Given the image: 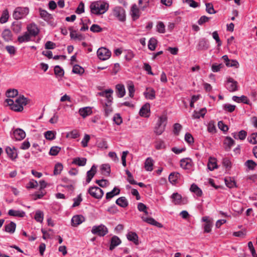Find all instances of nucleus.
Returning a JSON list of instances; mask_svg holds the SVG:
<instances>
[{
  "instance_id": "f257e3e1",
  "label": "nucleus",
  "mask_w": 257,
  "mask_h": 257,
  "mask_svg": "<svg viewBox=\"0 0 257 257\" xmlns=\"http://www.w3.org/2000/svg\"><path fill=\"white\" fill-rule=\"evenodd\" d=\"M108 3L103 1L93 2L90 5L91 13L96 15L103 14L108 10Z\"/></svg>"
},
{
  "instance_id": "f03ea898",
  "label": "nucleus",
  "mask_w": 257,
  "mask_h": 257,
  "mask_svg": "<svg viewBox=\"0 0 257 257\" xmlns=\"http://www.w3.org/2000/svg\"><path fill=\"white\" fill-rule=\"evenodd\" d=\"M167 122V117L166 115H163L159 117L154 128V132L156 135H160L165 131Z\"/></svg>"
},
{
  "instance_id": "7ed1b4c3",
  "label": "nucleus",
  "mask_w": 257,
  "mask_h": 257,
  "mask_svg": "<svg viewBox=\"0 0 257 257\" xmlns=\"http://www.w3.org/2000/svg\"><path fill=\"white\" fill-rule=\"evenodd\" d=\"M113 93V90L112 89H106L98 93V95L104 98L100 100L101 105L113 102V98L112 95Z\"/></svg>"
},
{
  "instance_id": "20e7f679",
  "label": "nucleus",
  "mask_w": 257,
  "mask_h": 257,
  "mask_svg": "<svg viewBox=\"0 0 257 257\" xmlns=\"http://www.w3.org/2000/svg\"><path fill=\"white\" fill-rule=\"evenodd\" d=\"M29 13V9L28 7H17L13 14V17L15 20H20L25 17Z\"/></svg>"
},
{
  "instance_id": "39448f33",
  "label": "nucleus",
  "mask_w": 257,
  "mask_h": 257,
  "mask_svg": "<svg viewBox=\"0 0 257 257\" xmlns=\"http://www.w3.org/2000/svg\"><path fill=\"white\" fill-rule=\"evenodd\" d=\"M112 15L120 22H123L125 21V10L120 6H117L114 8L112 10Z\"/></svg>"
},
{
  "instance_id": "423d86ee",
  "label": "nucleus",
  "mask_w": 257,
  "mask_h": 257,
  "mask_svg": "<svg viewBox=\"0 0 257 257\" xmlns=\"http://www.w3.org/2000/svg\"><path fill=\"white\" fill-rule=\"evenodd\" d=\"M91 232L94 235H97L99 236H104L108 233V229L103 224L94 225L92 228Z\"/></svg>"
},
{
  "instance_id": "0eeeda50",
  "label": "nucleus",
  "mask_w": 257,
  "mask_h": 257,
  "mask_svg": "<svg viewBox=\"0 0 257 257\" xmlns=\"http://www.w3.org/2000/svg\"><path fill=\"white\" fill-rule=\"evenodd\" d=\"M39 12L40 17L42 19L51 26H54L55 25L54 22V18L51 14H49L47 11L42 9V8L39 9Z\"/></svg>"
},
{
  "instance_id": "6e6552de",
  "label": "nucleus",
  "mask_w": 257,
  "mask_h": 257,
  "mask_svg": "<svg viewBox=\"0 0 257 257\" xmlns=\"http://www.w3.org/2000/svg\"><path fill=\"white\" fill-rule=\"evenodd\" d=\"M88 193L93 198L100 199L103 196L104 192L100 188L96 186L90 187L88 190Z\"/></svg>"
},
{
  "instance_id": "1a4fd4ad",
  "label": "nucleus",
  "mask_w": 257,
  "mask_h": 257,
  "mask_svg": "<svg viewBox=\"0 0 257 257\" xmlns=\"http://www.w3.org/2000/svg\"><path fill=\"white\" fill-rule=\"evenodd\" d=\"M97 55L99 59L101 60H106L110 57L111 52L106 48L101 47L97 50Z\"/></svg>"
},
{
  "instance_id": "9d476101",
  "label": "nucleus",
  "mask_w": 257,
  "mask_h": 257,
  "mask_svg": "<svg viewBox=\"0 0 257 257\" xmlns=\"http://www.w3.org/2000/svg\"><path fill=\"white\" fill-rule=\"evenodd\" d=\"M172 202L175 205H183L187 203L188 200L186 198H182V196L178 193H174L172 196Z\"/></svg>"
},
{
  "instance_id": "9b49d317",
  "label": "nucleus",
  "mask_w": 257,
  "mask_h": 257,
  "mask_svg": "<svg viewBox=\"0 0 257 257\" xmlns=\"http://www.w3.org/2000/svg\"><path fill=\"white\" fill-rule=\"evenodd\" d=\"M225 87L230 92L235 91L238 90L237 82L232 78L227 77Z\"/></svg>"
},
{
  "instance_id": "f8f14e48",
  "label": "nucleus",
  "mask_w": 257,
  "mask_h": 257,
  "mask_svg": "<svg viewBox=\"0 0 257 257\" xmlns=\"http://www.w3.org/2000/svg\"><path fill=\"white\" fill-rule=\"evenodd\" d=\"M202 221L205 222L203 225L204 232L205 233L210 232L213 226V220L210 219L208 216H205L202 218Z\"/></svg>"
},
{
  "instance_id": "ddd939ff",
  "label": "nucleus",
  "mask_w": 257,
  "mask_h": 257,
  "mask_svg": "<svg viewBox=\"0 0 257 257\" xmlns=\"http://www.w3.org/2000/svg\"><path fill=\"white\" fill-rule=\"evenodd\" d=\"M26 137V133L21 128H17L13 130L12 138L16 141H21Z\"/></svg>"
},
{
  "instance_id": "4468645a",
  "label": "nucleus",
  "mask_w": 257,
  "mask_h": 257,
  "mask_svg": "<svg viewBox=\"0 0 257 257\" xmlns=\"http://www.w3.org/2000/svg\"><path fill=\"white\" fill-rule=\"evenodd\" d=\"M6 102L10 106V108L14 111L20 112L23 110V106L16 102V100L8 98L6 99Z\"/></svg>"
},
{
  "instance_id": "2eb2a0df",
  "label": "nucleus",
  "mask_w": 257,
  "mask_h": 257,
  "mask_svg": "<svg viewBox=\"0 0 257 257\" xmlns=\"http://www.w3.org/2000/svg\"><path fill=\"white\" fill-rule=\"evenodd\" d=\"M27 32L30 34L31 37H36L39 33V29L37 26L34 24L32 23L28 25L27 27Z\"/></svg>"
},
{
  "instance_id": "dca6fc26",
  "label": "nucleus",
  "mask_w": 257,
  "mask_h": 257,
  "mask_svg": "<svg viewBox=\"0 0 257 257\" xmlns=\"http://www.w3.org/2000/svg\"><path fill=\"white\" fill-rule=\"evenodd\" d=\"M85 221V218L82 215H76L71 219V224L73 226H77Z\"/></svg>"
},
{
  "instance_id": "f3484780",
  "label": "nucleus",
  "mask_w": 257,
  "mask_h": 257,
  "mask_svg": "<svg viewBox=\"0 0 257 257\" xmlns=\"http://www.w3.org/2000/svg\"><path fill=\"white\" fill-rule=\"evenodd\" d=\"M144 95L147 99L153 100L156 98L155 90L151 87H147L146 91L144 92Z\"/></svg>"
},
{
  "instance_id": "a211bd4d",
  "label": "nucleus",
  "mask_w": 257,
  "mask_h": 257,
  "mask_svg": "<svg viewBox=\"0 0 257 257\" xmlns=\"http://www.w3.org/2000/svg\"><path fill=\"white\" fill-rule=\"evenodd\" d=\"M192 166V161L191 159L184 158L180 160V167L183 169L190 170Z\"/></svg>"
},
{
  "instance_id": "6ab92c4d",
  "label": "nucleus",
  "mask_w": 257,
  "mask_h": 257,
  "mask_svg": "<svg viewBox=\"0 0 257 257\" xmlns=\"http://www.w3.org/2000/svg\"><path fill=\"white\" fill-rule=\"evenodd\" d=\"M209 43L205 38L200 39L197 45V49L199 51L206 50L209 48Z\"/></svg>"
},
{
  "instance_id": "aec40b11",
  "label": "nucleus",
  "mask_w": 257,
  "mask_h": 257,
  "mask_svg": "<svg viewBox=\"0 0 257 257\" xmlns=\"http://www.w3.org/2000/svg\"><path fill=\"white\" fill-rule=\"evenodd\" d=\"M6 152L9 157L12 160H15L18 157L17 150L14 147L12 148L10 147H7L6 148Z\"/></svg>"
},
{
  "instance_id": "412c9836",
  "label": "nucleus",
  "mask_w": 257,
  "mask_h": 257,
  "mask_svg": "<svg viewBox=\"0 0 257 257\" xmlns=\"http://www.w3.org/2000/svg\"><path fill=\"white\" fill-rule=\"evenodd\" d=\"M142 218L144 221L150 224L154 225L159 228H162L163 227V225L161 223H159V222L157 221L153 218L143 216L142 217Z\"/></svg>"
},
{
  "instance_id": "4be33fe9",
  "label": "nucleus",
  "mask_w": 257,
  "mask_h": 257,
  "mask_svg": "<svg viewBox=\"0 0 257 257\" xmlns=\"http://www.w3.org/2000/svg\"><path fill=\"white\" fill-rule=\"evenodd\" d=\"M142 218L144 221L150 224L154 225L159 228H162L163 227V225L161 223H159V222L157 221L153 218L143 216L142 217Z\"/></svg>"
},
{
  "instance_id": "5701e85b",
  "label": "nucleus",
  "mask_w": 257,
  "mask_h": 257,
  "mask_svg": "<svg viewBox=\"0 0 257 257\" xmlns=\"http://www.w3.org/2000/svg\"><path fill=\"white\" fill-rule=\"evenodd\" d=\"M121 241L120 238L116 236H113L110 240V244L109 245V250H112L115 247L121 243Z\"/></svg>"
},
{
  "instance_id": "b1692460",
  "label": "nucleus",
  "mask_w": 257,
  "mask_h": 257,
  "mask_svg": "<svg viewBox=\"0 0 257 257\" xmlns=\"http://www.w3.org/2000/svg\"><path fill=\"white\" fill-rule=\"evenodd\" d=\"M131 15L133 19L135 20L138 19L140 16V12L136 4H134L131 9Z\"/></svg>"
},
{
  "instance_id": "393cba45",
  "label": "nucleus",
  "mask_w": 257,
  "mask_h": 257,
  "mask_svg": "<svg viewBox=\"0 0 257 257\" xmlns=\"http://www.w3.org/2000/svg\"><path fill=\"white\" fill-rule=\"evenodd\" d=\"M126 237L130 241H133L136 245L139 244L138 235L135 232L130 231L126 234Z\"/></svg>"
},
{
  "instance_id": "a878e982",
  "label": "nucleus",
  "mask_w": 257,
  "mask_h": 257,
  "mask_svg": "<svg viewBox=\"0 0 257 257\" xmlns=\"http://www.w3.org/2000/svg\"><path fill=\"white\" fill-rule=\"evenodd\" d=\"M116 93L118 97H122L125 94L124 86L122 84H118L115 86Z\"/></svg>"
},
{
  "instance_id": "bb28decb",
  "label": "nucleus",
  "mask_w": 257,
  "mask_h": 257,
  "mask_svg": "<svg viewBox=\"0 0 257 257\" xmlns=\"http://www.w3.org/2000/svg\"><path fill=\"white\" fill-rule=\"evenodd\" d=\"M79 113L82 117L85 118L91 115L92 111L90 107H85L80 108L79 110Z\"/></svg>"
},
{
  "instance_id": "cd10ccee",
  "label": "nucleus",
  "mask_w": 257,
  "mask_h": 257,
  "mask_svg": "<svg viewBox=\"0 0 257 257\" xmlns=\"http://www.w3.org/2000/svg\"><path fill=\"white\" fill-rule=\"evenodd\" d=\"M96 172V167L93 165L91 169L87 172V178L86 180V183H89L93 177L94 176Z\"/></svg>"
},
{
  "instance_id": "c85d7f7f",
  "label": "nucleus",
  "mask_w": 257,
  "mask_h": 257,
  "mask_svg": "<svg viewBox=\"0 0 257 257\" xmlns=\"http://www.w3.org/2000/svg\"><path fill=\"white\" fill-rule=\"evenodd\" d=\"M150 104L146 103L140 109L139 114L141 116L148 117V113L150 111Z\"/></svg>"
},
{
  "instance_id": "c756f323",
  "label": "nucleus",
  "mask_w": 257,
  "mask_h": 257,
  "mask_svg": "<svg viewBox=\"0 0 257 257\" xmlns=\"http://www.w3.org/2000/svg\"><path fill=\"white\" fill-rule=\"evenodd\" d=\"M87 159L85 158L76 157L73 159L72 164L78 166H84L86 164Z\"/></svg>"
},
{
  "instance_id": "7c9ffc66",
  "label": "nucleus",
  "mask_w": 257,
  "mask_h": 257,
  "mask_svg": "<svg viewBox=\"0 0 257 257\" xmlns=\"http://www.w3.org/2000/svg\"><path fill=\"white\" fill-rule=\"evenodd\" d=\"M2 37L6 42H9L12 40L13 35L9 29H5L2 33Z\"/></svg>"
},
{
  "instance_id": "2f4dec72",
  "label": "nucleus",
  "mask_w": 257,
  "mask_h": 257,
  "mask_svg": "<svg viewBox=\"0 0 257 257\" xmlns=\"http://www.w3.org/2000/svg\"><path fill=\"white\" fill-rule=\"evenodd\" d=\"M31 40V37L28 32H25L23 35L19 36L18 37V41L20 43L28 42Z\"/></svg>"
},
{
  "instance_id": "473e14b6",
  "label": "nucleus",
  "mask_w": 257,
  "mask_h": 257,
  "mask_svg": "<svg viewBox=\"0 0 257 257\" xmlns=\"http://www.w3.org/2000/svg\"><path fill=\"white\" fill-rule=\"evenodd\" d=\"M71 30L70 36L71 39L74 40H78L79 41L83 40L85 39V37L81 34L77 33L75 30H71V28L69 29Z\"/></svg>"
},
{
  "instance_id": "72a5a7b5",
  "label": "nucleus",
  "mask_w": 257,
  "mask_h": 257,
  "mask_svg": "<svg viewBox=\"0 0 257 257\" xmlns=\"http://www.w3.org/2000/svg\"><path fill=\"white\" fill-rule=\"evenodd\" d=\"M115 203L122 208H125L128 205L127 200L125 197H120L116 199Z\"/></svg>"
},
{
  "instance_id": "f704fd0d",
  "label": "nucleus",
  "mask_w": 257,
  "mask_h": 257,
  "mask_svg": "<svg viewBox=\"0 0 257 257\" xmlns=\"http://www.w3.org/2000/svg\"><path fill=\"white\" fill-rule=\"evenodd\" d=\"M154 161L150 158H148L145 162V169L147 171H152L153 170Z\"/></svg>"
},
{
  "instance_id": "c9c22d12",
  "label": "nucleus",
  "mask_w": 257,
  "mask_h": 257,
  "mask_svg": "<svg viewBox=\"0 0 257 257\" xmlns=\"http://www.w3.org/2000/svg\"><path fill=\"white\" fill-rule=\"evenodd\" d=\"M120 193V189L116 187L113 188L112 191L107 192L106 194V199L110 200L114 196L117 195Z\"/></svg>"
},
{
  "instance_id": "e433bc0d",
  "label": "nucleus",
  "mask_w": 257,
  "mask_h": 257,
  "mask_svg": "<svg viewBox=\"0 0 257 257\" xmlns=\"http://www.w3.org/2000/svg\"><path fill=\"white\" fill-rule=\"evenodd\" d=\"M207 112L206 108H203L199 111L195 110L193 113V117L195 119H198L200 117H203Z\"/></svg>"
},
{
  "instance_id": "4c0bfd02",
  "label": "nucleus",
  "mask_w": 257,
  "mask_h": 257,
  "mask_svg": "<svg viewBox=\"0 0 257 257\" xmlns=\"http://www.w3.org/2000/svg\"><path fill=\"white\" fill-rule=\"evenodd\" d=\"M16 227V223L13 221H11L9 224L5 225V231L10 233H13L15 231Z\"/></svg>"
},
{
  "instance_id": "58836bf2",
  "label": "nucleus",
  "mask_w": 257,
  "mask_h": 257,
  "mask_svg": "<svg viewBox=\"0 0 257 257\" xmlns=\"http://www.w3.org/2000/svg\"><path fill=\"white\" fill-rule=\"evenodd\" d=\"M232 99L234 101H235L238 103L243 102L244 103L248 104L249 102L247 97L244 95H242L240 97L233 96Z\"/></svg>"
},
{
  "instance_id": "ea45409f",
  "label": "nucleus",
  "mask_w": 257,
  "mask_h": 257,
  "mask_svg": "<svg viewBox=\"0 0 257 257\" xmlns=\"http://www.w3.org/2000/svg\"><path fill=\"white\" fill-rule=\"evenodd\" d=\"M8 214L12 216L23 217L25 216V213L23 211L10 209L9 210Z\"/></svg>"
},
{
  "instance_id": "a19ab883",
  "label": "nucleus",
  "mask_w": 257,
  "mask_h": 257,
  "mask_svg": "<svg viewBox=\"0 0 257 257\" xmlns=\"http://www.w3.org/2000/svg\"><path fill=\"white\" fill-rule=\"evenodd\" d=\"M190 190L192 192L194 193L198 197H201L202 195V191L201 189L195 184L191 185Z\"/></svg>"
},
{
  "instance_id": "79ce46f5",
  "label": "nucleus",
  "mask_w": 257,
  "mask_h": 257,
  "mask_svg": "<svg viewBox=\"0 0 257 257\" xmlns=\"http://www.w3.org/2000/svg\"><path fill=\"white\" fill-rule=\"evenodd\" d=\"M208 169L213 171L217 168L216 160L215 158H210L207 164Z\"/></svg>"
},
{
  "instance_id": "37998d69",
  "label": "nucleus",
  "mask_w": 257,
  "mask_h": 257,
  "mask_svg": "<svg viewBox=\"0 0 257 257\" xmlns=\"http://www.w3.org/2000/svg\"><path fill=\"white\" fill-rule=\"evenodd\" d=\"M180 177V174L178 172H172L169 176V181L172 184H175L177 182L178 179Z\"/></svg>"
},
{
  "instance_id": "c03bdc74",
  "label": "nucleus",
  "mask_w": 257,
  "mask_h": 257,
  "mask_svg": "<svg viewBox=\"0 0 257 257\" xmlns=\"http://www.w3.org/2000/svg\"><path fill=\"white\" fill-rule=\"evenodd\" d=\"M16 102L21 105L23 107L28 104V99L24 95H20L16 99Z\"/></svg>"
},
{
  "instance_id": "a18cd8bd",
  "label": "nucleus",
  "mask_w": 257,
  "mask_h": 257,
  "mask_svg": "<svg viewBox=\"0 0 257 257\" xmlns=\"http://www.w3.org/2000/svg\"><path fill=\"white\" fill-rule=\"evenodd\" d=\"M247 136V133L244 130H241L239 131L238 134H236L234 133L233 134V137L235 139H239L240 140H244Z\"/></svg>"
},
{
  "instance_id": "49530a36",
  "label": "nucleus",
  "mask_w": 257,
  "mask_h": 257,
  "mask_svg": "<svg viewBox=\"0 0 257 257\" xmlns=\"http://www.w3.org/2000/svg\"><path fill=\"white\" fill-rule=\"evenodd\" d=\"M102 173L105 176H109L110 173V167L108 164H103L101 166Z\"/></svg>"
},
{
  "instance_id": "de8ad7c7",
  "label": "nucleus",
  "mask_w": 257,
  "mask_h": 257,
  "mask_svg": "<svg viewBox=\"0 0 257 257\" xmlns=\"http://www.w3.org/2000/svg\"><path fill=\"white\" fill-rule=\"evenodd\" d=\"M112 102H110V103H105L102 105L106 116H107L112 111Z\"/></svg>"
},
{
  "instance_id": "09e8293b",
  "label": "nucleus",
  "mask_w": 257,
  "mask_h": 257,
  "mask_svg": "<svg viewBox=\"0 0 257 257\" xmlns=\"http://www.w3.org/2000/svg\"><path fill=\"white\" fill-rule=\"evenodd\" d=\"M236 106L229 103L224 104L222 105L223 110L228 112H232L234 111Z\"/></svg>"
},
{
  "instance_id": "8fccbe9b",
  "label": "nucleus",
  "mask_w": 257,
  "mask_h": 257,
  "mask_svg": "<svg viewBox=\"0 0 257 257\" xmlns=\"http://www.w3.org/2000/svg\"><path fill=\"white\" fill-rule=\"evenodd\" d=\"M9 15L8 10H5L3 11L2 15L0 18V23L4 24L6 23L9 19Z\"/></svg>"
},
{
  "instance_id": "3c124183",
  "label": "nucleus",
  "mask_w": 257,
  "mask_h": 257,
  "mask_svg": "<svg viewBox=\"0 0 257 257\" xmlns=\"http://www.w3.org/2000/svg\"><path fill=\"white\" fill-rule=\"evenodd\" d=\"M224 145L228 147V149H230L231 147L234 145V141L230 137H227L224 142Z\"/></svg>"
},
{
  "instance_id": "603ef678",
  "label": "nucleus",
  "mask_w": 257,
  "mask_h": 257,
  "mask_svg": "<svg viewBox=\"0 0 257 257\" xmlns=\"http://www.w3.org/2000/svg\"><path fill=\"white\" fill-rule=\"evenodd\" d=\"M34 218L37 222H42L44 218L43 212L40 210L36 211Z\"/></svg>"
},
{
  "instance_id": "864d4df0",
  "label": "nucleus",
  "mask_w": 257,
  "mask_h": 257,
  "mask_svg": "<svg viewBox=\"0 0 257 257\" xmlns=\"http://www.w3.org/2000/svg\"><path fill=\"white\" fill-rule=\"evenodd\" d=\"M156 46V39L154 38H151L148 43V48L151 51H154L155 50Z\"/></svg>"
},
{
  "instance_id": "5fc2aeb1",
  "label": "nucleus",
  "mask_w": 257,
  "mask_h": 257,
  "mask_svg": "<svg viewBox=\"0 0 257 257\" xmlns=\"http://www.w3.org/2000/svg\"><path fill=\"white\" fill-rule=\"evenodd\" d=\"M54 73L56 76L62 77L64 75V70L59 65H56L54 68Z\"/></svg>"
},
{
  "instance_id": "6e6d98bb",
  "label": "nucleus",
  "mask_w": 257,
  "mask_h": 257,
  "mask_svg": "<svg viewBox=\"0 0 257 257\" xmlns=\"http://www.w3.org/2000/svg\"><path fill=\"white\" fill-rule=\"evenodd\" d=\"M56 133L53 131H48L44 133V136L47 140H53L55 139Z\"/></svg>"
},
{
  "instance_id": "4d7b16f0",
  "label": "nucleus",
  "mask_w": 257,
  "mask_h": 257,
  "mask_svg": "<svg viewBox=\"0 0 257 257\" xmlns=\"http://www.w3.org/2000/svg\"><path fill=\"white\" fill-rule=\"evenodd\" d=\"M63 168V165L60 163H57L55 164L54 170V175H57L60 174L62 171Z\"/></svg>"
},
{
  "instance_id": "13d9d810",
  "label": "nucleus",
  "mask_w": 257,
  "mask_h": 257,
  "mask_svg": "<svg viewBox=\"0 0 257 257\" xmlns=\"http://www.w3.org/2000/svg\"><path fill=\"white\" fill-rule=\"evenodd\" d=\"M74 73L81 75L84 72V69L78 65H75L72 69Z\"/></svg>"
},
{
  "instance_id": "bf43d9fd",
  "label": "nucleus",
  "mask_w": 257,
  "mask_h": 257,
  "mask_svg": "<svg viewBox=\"0 0 257 257\" xmlns=\"http://www.w3.org/2000/svg\"><path fill=\"white\" fill-rule=\"evenodd\" d=\"M245 165L249 170H253L256 166V164L252 160H248L245 163Z\"/></svg>"
},
{
  "instance_id": "052dcab7",
  "label": "nucleus",
  "mask_w": 257,
  "mask_h": 257,
  "mask_svg": "<svg viewBox=\"0 0 257 257\" xmlns=\"http://www.w3.org/2000/svg\"><path fill=\"white\" fill-rule=\"evenodd\" d=\"M18 94V91L16 89H8L6 92V96L8 97H14L17 96Z\"/></svg>"
},
{
  "instance_id": "680f3d73",
  "label": "nucleus",
  "mask_w": 257,
  "mask_h": 257,
  "mask_svg": "<svg viewBox=\"0 0 257 257\" xmlns=\"http://www.w3.org/2000/svg\"><path fill=\"white\" fill-rule=\"evenodd\" d=\"M156 27L159 33L163 34L165 33V26L162 22H159Z\"/></svg>"
},
{
  "instance_id": "e2e57ef3",
  "label": "nucleus",
  "mask_w": 257,
  "mask_h": 257,
  "mask_svg": "<svg viewBox=\"0 0 257 257\" xmlns=\"http://www.w3.org/2000/svg\"><path fill=\"white\" fill-rule=\"evenodd\" d=\"M166 148L165 143L163 140H159L156 142L155 148L157 150H162Z\"/></svg>"
},
{
  "instance_id": "0e129e2a",
  "label": "nucleus",
  "mask_w": 257,
  "mask_h": 257,
  "mask_svg": "<svg viewBox=\"0 0 257 257\" xmlns=\"http://www.w3.org/2000/svg\"><path fill=\"white\" fill-rule=\"evenodd\" d=\"M61 148L58 146H53L51 148L49 154L51 156H56L60 151Z\"/></svg>"
},
{
  "instance_id": "69168bd1",
  "label": "nucleus",
  "mask_w": 257,
  "mask_h": 257,
  "mask_svg": "<svg viewBox=\"0 0 257 257\" xmlns=\"http://www.w3.org/2000/svg\"><path fill=\"white\" fill-rule=\"evenodd\" d=\"M127 89L128 91L129 96L131 98H133L134 96V93L135 92V87L133 83L131 82H130L127 86Z\"/></svg>"
},
{
  "instance_id": "338daca9",
  "label": "nucleus",
  "mask_w": 257,
  "mask_h": 257,
  "mask_svg": "<svg viewBox=\"0 0 257 257\" xmlns=\"http://www.w3.org/2000/svg\"><path fill=\"white\" fill-rule=\"evenodd\" d=\"M247 140L250 144H257V133H252L249 137L247 138Z\"/></svg>"
},
{
  "instance_id": "774afa93",
  "label": "nucleus",
  "mask_w": 257,
  "mask_h": 257,
  "mask_svg": "<svg viewBox=\"0 0 257 257\" xmlns=\"http://www.w3.org/2000/svg\"><path fill=\"white\" fill-rule=\"evenodd\" d=\"M95 183L101 187H106L109 185V182L106 179L96 180Z\"/></svg>"
}]
</instances>
